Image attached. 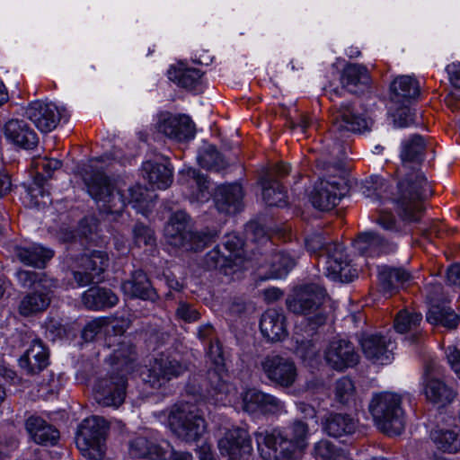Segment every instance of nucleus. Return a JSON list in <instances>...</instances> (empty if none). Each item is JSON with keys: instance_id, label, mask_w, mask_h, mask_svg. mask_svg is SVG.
<instances>
[{"instance_id": "1", "label": "nucleus", "mask_w": 460, "mask_h": 460, "mask_svg": "<svg viewBox=\"0 0 460 460\" xmlns=\"http://www.w3.org/2000/svg\"><path fill=\"white\" fill-rule=\"evenodd\" d=\"M425 141L422 137L415 135L405 140L402 146V164L397 168L401 177L398 183V198L396 202L403 219H414L420 208V200L431 195V188L417 165L423 160Z\"/></svg>"}, {"instance_id": "2", "label": "nucleus", "mask_w": 460, "mask_h": 460, "mask_svg": "<svg viewBox=\"0 0 460 460\" xmlns=\"http://www.w3.org/2000/svg\"><path fill=\"white\" fill-rule=\"evenodd\" d=\"M80 175L89 195L98 204L102 203V210L107 214L119 215L127 203L136 207L152 199L149 191L138 184L129 187L127 193L116 191L111 178L91 164L84 165Z\"/></svg>"}, {"instance_id": "3", "label": "nucleus", "mask_w": 460, "mask_h": 460, "mask_svg": "<svg viewBox=\"0 0 460 460\" xmlns=\"http://www.w3.org/2000/svg\"><path fill=\"white\" fill-rule=\"evenodd\" d=\"M15 275L22 288L32 289L21 300L19 313L23 316H30L47 310L51 303L57 280L41 271L19 270Z\"/></svg>"}, {"instance_id": "4", "label": "nucleus", "mask_w": 460, "mask_h": 460, "mask_svg": "<svg viewBox=\"0 0 460 460\" xmlns=\"http://www.w3.org/2000/svg\"><path fill=\"white\" fill-rule=\"evenodd\" d=\"M217 236V231L193 232L190 218L183 210L173 213L164 226L166 242L184 251L199 252Z\"/></svg>"}, {"instance_id": "5", "label": "nucleus", "mask_w": 460, "mask_h": 460, "mask_svg": "<svg viewBox=\"0 0 460 460\" xmlns=\"http://www.w3.org/2000/svg\"><path fill=\"white\" fill-rule=\"evenodd\" d=\"M401 404V396L394 393H381L373 397L369 411L382 432L389 436L400 435L402 432L405 417Z\"/></svg>"}, {"instance_id": "6", "label": "nucleus", "mask_w": 460, "mask_h": 460, "mask_svg": "<svg viewBox=\"0 0 460 460\" xmlns=\"http://www.w3.org/2000/svg\"><path fill=\"white\" fill-rule=\"evenodd\" d=\"M171 431L186 443L197 442L206 430V421L198 408L190 403L175 404L169 415Z\"/></svg>"}, {"instance_id": "7", "label": "nucleus", "mask_w": 460, "mask_h": 460, "mask_svg": "<svg viewBox=\"0 0 460 460\" xmlns=\"http://www.w3.org/2000/svg\"><path fill=\"white\" fill-rule=\"evenodd\" d=\"M108 430L109 424L103 418L91 416L84 419L75 433V444L82 455L89 460H102Z\"/></svg>"}, {"instance_id": "8", "label": "nucleus", "mask_w": 460, "mask_h": 460, "mask_svg": "<svg viewBox=\"0 0 460 460\" xmlns=\"http://www.w3.org/2000/svg\"><path fill=\"white\" fill-rule=\"evenodd\" d=\"M390 89L392 102L402 106L394 115L395 123L399 127H407L414 121L413 115L407 105L420 96V83L412 76L401 75L393 81Z\"/></svg>"}, {"instance_id": "9", "label": "nucleus", "mask_w": 460, "mask_h": 460, "mask_svg": "<svg viewBox=\"0 0 460 460\" xmlns=\"http://www.w3.org/2000/svg\"><path fill=\"white\" fill-rule=\"evenodd\" d=\"M208 355L213 365L207 372L208 391L216 397L217 401H223L224 397L230 392L231 385L227 382L228 376L226 368L225 358L222 345L218 341L210 342Z\"/></svg>"}, {"instance_id": "10", "label": "nucleus", "mask_w": 460, "mask_h": 460, "mask_svg": "<svg viewBox=\"0 0 460 460\" xmlns=\"http://www.w3.org/2000/svg\"><path fill=\"white\" fill-rule=\"evenodd\" d=\"M328 299L324 288L317 283H307L295 287L289 300V311L308 314L316 312Z\"/></svg>"}, {"instance_id": "11", "label": "nucleus", "mask_w": 460, "mask_h": 460, "mask_svg": "<svg viewBox=\"0 0 460 460\" xmlns=\"http://www.w3.org/2000/svg\"><path fill=\"white\" fill-rule=\"evenodd\" d=\"M320 260L324 263L327 277L333 280L349 282L357 277V270L352 269L344 248L337 243H330L324 253H320Z\"/></svg>"}, {"instance_id": "12", "label": "nucleus", "mask_w": 460, "mask_h": 460, "mask_svg": "<svg viewBox=\"0 0 460 460\" xmlns=\"http://www.w3.org/2000/svg\"><path fill=\"white\" fill-rule=\"evenodd\" d=\"M287 168L284 163H280L264 172L260 178L262 187V197L269 206L285 208L288 205L285 190V180Z\"/></svg>"}, {"instance_id": "13", "label": "nucleus", "mask_w": 460, "mask_h": 460, "mask_svg": "<svg viewBox=\"0 0 460 460\" xmlns=\"http://www.w3.org/2000/svg\"><path fill=\"white\" fill-rule=\"evenodd\" d=\"M126 387L127 378L124 374L101 378L95 385V400L100 405L118 408L125 400Z\"/></svg>"}, {"instance_id": "14", "label": "nucleus", "mask_w": 460, "mask_h": 460, "mask_svg": "<svg viewBox=\"0 0 460 460\" xmlns=\"http://www.w3.org/2000/svg\"><path fill=\"white\" fill-rule=\"evenodd\" d=\"M344 190L342 179H321L314 183L309 199L316 209L329 211L338 205L344 195Z\"/></svg>"}, {"instance_id": "15", "label": "nucleus", "mask_w": 460, "mask_h": 460, "mask_svg": "<svg viewBox=\"0 0 460 460\" xmlns=\"http://www.w3.org/2000/svg\"><path fill=\"white\" fill-rule=\"evenodd\" d=\"M187 371V367L175 358L166 356L155 358L145 381L152 388L160 389L172 379L177 378Z\"/></svg>"}, {"instance_id": "16", "label": "nucleus", "mask_w": 460, "mask_h": 460, "mask_svg": "<svg viewBox=\"0 0 460 460\" xmlns=\"http://www.w3.org/2000/svg\"><path fill=\"white\" fill-rule=\"evenodd\" d=\"M218 448L229 460L247 459L252 452V440L247 430L240 428L226 432L224 438L218 441Z\"/></svg>"}, {"instance_id": "17", "label": "nucleus", "mask_w": 460, "mask_h": 460, "mask_svg": "<svg viewBox=\"0 0 460 460\" xmlns=\"http://www.w3.org/2000/svg\"><path fill=\"white\" fill-rule=\"evenodd\" d=\"M441 375V367L435 360H429L426 364L424 372L425 395L433 402H450L455 394L450 387L439 379Z\"/></svg>"}, {"instance_id": "18", "label": "nucleus", "mask_w": 460, "mask_h": 460, "mask_svg": "<svg viewBox=\"0 0 460 460\" xmlns=\"http://www.w3.org/2000/svg\"><path fill=\"white\" fill-rule=\"evenodd\" d=\"M26 117L41 132H50L60 121V113L56 105L43 101L31 102L25 111Z\"/></svg>"}, {"instance_id": "19", "label": "nucleus", "mask_w": 460, "mask_h": 460, "mask_svg": "<svg viewBox=\"0 0 460 460\" xmlns=\"http://www.w3.org/2000/svg\"><path fill=\"white\" fill-rule=\"evenodd\" d=\"M325 359L332 368L342 371L356 366L359 361V356L350 341L338 340L332 341L328 346Z\"/></svg>"}, {"instance_id": "20", "label": "nucleus", "mask_w": 460, "mask_h": 460, "mask_svg": "<svg viewBox=\"0 0 460 460\" xmlns=\"http://www.w3.org/2000/svg\"><path fill=\"white\" fill-rule=\"evenodd\" d=\"M361 349L365 357L373 363L385 365L393 358L391 341L379 333H365L359 339Z\"/></svg>"}, {"instance_id": "21", "label": "nucleus", "mask_w": 460, "mask_h": 460, "mask_svg": "<svg viewBox=\"0 0 460 460\" xmlns=\"http://www.w3.org/2000/svg\"><path fill=\"white\" fill-rule=\"evenodd\" d=\"M256 442L263 458L267 460H288V440L280 430L256 432Z\"/></svg>"}, {"instance_id": "22", "label": "nucleus", "mask_w": 460, "mask_h": 460, "mask_svg": "<svg viewBox=\"0 0 460 460\" xmlns=\"http://www.w3.org/2000/svg\"><path fill=\"white\" fill-rule=\"evenodd\" d=\"M158 132L177 141H185L194 137L195 126L189 116L168 115L161 119L157 124Z\"/></svg>"}, {"instance_id": "23", "label": "nucleus", "mask_w": 460, "mask_h": 460, "mask_svg": "<svg viewBox=\"0 0 460 460\" xmlns=\"http://www.w3.org/2000/svg\"><path fill=\"white\" fill-rule=\"evenodd\" d=\"M243 198V189L237 183L220 185L214 194L216 208L219 212L227 215H234L241 210Z\"/></svg>"}, {"instance_id": "24", "label": "nucleus", "mask_w": 460, "mask_h": 460, "mask_svg": "<svg viewBox=\"0 0 460 460\" xmlns=\"http://www.w3.org/2000/svg\"><path fill=\"white\" fill-rule=\"evenodd\" d=\"M4 134L7 140L24 149H33L39 143L37 133L22 119L8 120Z\"/></svg>"}, {"instance_id": "25", "label": "nucleus", "mask_w": 460, "mask_h": 460, "mask_svg": "<svg viewBox=\"0 0 460 460\" xmlns=\"http://www.w3.org/2000/svg\"><path fill=\"white\" fill-rule=\"evenodd\" d=\"M24 426L29 438L36 444L54 446L59 439V431L40 416H30Z\"/></svg>"}, {"instance_id": "26", "label": "nucleus", "mask_w": 460, "mask_h": 460, "mask_svg": "<svg viewBox=\"0 0 460 460\" xmlns=\"http://www.w3.org/2000/svg\"><path fill=\"white\" fill-rule=\"evenodd\" d=\"M49 350L42 341L33 340L30 348L20 358L19 365L27 375H37L49 366Z\"/></svg>"}, {"instance_id": "27", "label": "nucleus", "mask_w": 460, "mask_h": 460, "mask_svg": "<svg viewBox=\"0 0 460 460\" xmlns=\"http://www.w3.org/2000/svg\"><path fill=\"white\" fill-rule=\"evenodd\" d=\"M123 292L130 296L155 302L159 296L146 274L142 270H137L132 272L129 279L121 284Z\"/></svg>"}, {"instance_id": "28", "label": "nucleus", "mask_w": 460, "mask_h": 460, "mask_svg": "<svg viewBox=\"0 0 460 460\" xmlns=\"http://www.w3.org/2000/svg\"><path fill=\"white\" fill-rule=\"evenodd\" d=\"M367 128V119L355 112L349 103L341 105L332 126V131L341 135L344 132H361Z\"/></svg>"}, {"instance_id": "29", "label": "nucleus", "mask_w": 460, "mask_h": 460, "mask_svg": "<svg viewBox=\"0 0 460 460\" xmlns=\"http://www.w3.org/2000/svg\"><path fill=\"white\" fill-rule=\"evenodd\" d=\"M429 291V296L431 301V306L427 313V321L431 324L441 325L448 329L456 328L458 324L459 318L452 308L446 305H438L437 301V293L440 289L439 285H434Z\"/></svg>"}, {"instance_id": "30", "label": "nucleus", "mask_w": 460, "mask_h": 460, "mask_svg": "<svg viewBox=\"0 0 460 460\" xmlns=\"http://www.w3.org/2000/svg\"><path fill=\"white\" fill-rule=\"evenodd\" d=\"M260 329L268 341H282L286 337V316L275 309L267 310L261 317Z\"/></svg>"}, {"instance_id": "31", "label": "nucleus", "mask_w": 460, "mask_h": 460, "mask_svg": "<svg viewBox=\"0 0 460 460\" xmlns=\"http://www.w3.org/2000/svg\"><path fill=\"white\" fill-rule=\"evenodd\" d=\"M411 279V274L403 269H392L383 266L378 271L379 288L386 296H391L397 292Z\"/></svg>"}, {"instance_id": "32", "label": "nucleus", "mask_w": 460, "mask_h": 460, "mask_svg": "<svg viewBox=\"0 0 460 460\" xmlns=\"http://www.w3.org/2000/svg\"><path fill=\"white\" fill-rule=\"evenodd\" d=\"M118 296L110 288L95 286L88 288L82 295L83 305L90 310H103L115 306Z\"/></svg>"}, {"instance_id": "33", "label": "nucleus", "mask_w": 460, "mask_h": 460, "mask_svg": "<svg viewBox=\"0 0 460 460\" xmlns=\"http://www.w3.org/2000/svg\"><path fill=\"white\" fill-rule=\"evenodd\" d=\"M129 453L135 458L164 460L165 444L155 443L145 437H137L129 442Z\"/></svg>"}, {"instance_id": "34", "label": "nucleus", "mask_w": 460, "mask_h": 460, "mask_svg": "<svg viewBox=\"0 0 460 460\" xmlns=\"http://www.w3.org/2000/svg\"><path fill=\"white\" fill-rule=\"evenodd\" d=\"M341 82L349 92L356 93L368 85L370 75L365 66L349 64L342 71Z\"/></svg>"}, {"instance_id": "35", "label": "nucleus", "mask_w": 460, "mask_h": 460, "mask_svg": "<svg viewBox=\"0 0 460 460\" xmlns=\"http://www.w3.org/2000/svg\"><path fill=\"white\" fill-rule=\"evenodd\" d=\"M243 410L249 413L258 411L261 412H272L279 405V400L256 389L245 392L243 398Z\"/></svg>"}, {"instance_id": "36", "label": "nucleus", "mask_w": 460, "mask_h": 460, "mask_svg": "<svg viewBox=\"0 0 460 460\" xmlns=\"http://www.w3.org/2000/svg\"><path fill=\"white\" fill-rule=\"evenodd\" d=\"M397 198H398V193L394 197V202L396 205L397 213H398L399 217H401V220L402 223L397 222L394 216L391 212H389L385 209H380L378 211V217L376 219V222L378 226H380L384 230L388 231L392 234L406 233L407 232L406 225L418 221L420 217L421 209H422L421 202L423 199H420V208L418 209V211H416V213H414L415 214L414 216L416 218L403 219L400 214L399 206L396 202Z\"/></svg>"}, {"instance_id": "37", "label": "nucleus", "mask_w": 460, "mask_h": 460, "mask_svg": "<svg viewBox=\"0 0 460 460\" xmlns=\"http://www.w3.org/2000/svg\"><path fill=\"white\" fill-rule=\"evenodd\" d=\"M422 321V315L409 309L400 310L394 320V328L398 333H411V341L418 340L420 332L418 331Z\"/></svg>"}, {"instance_id": "38", "label": "nucleus", "mask_w": 460, "mask_h": 460, "mask_svg": "<svg viewBox=\"0 0 460 460\" xmlns=\"http://www.w3.org/2000/svg\"><path fill=\"white\" fill-rule=\"evenodd\" d=\"M142 169L148 182L157 189H166L172 182V171L166 164L146 161Z\"/></svg>"}, {"instance_id": "39", "label": "nucleus", "mask_w": 460, "mask_h": 460, "mask_svg": "<svg viewBox=\"0 0 460 460\" xmlns=\"http://www.w3.org/2000/svg\"><path fill=\"white\" fill-rule=\"evenodd\" d=\"M14 254L26 265L43 268L46 262L53 257L54 253L49 249L40 245H32L29 247L16 246Z\"/></svg>"}, {"instance_id": "40", "label": "nucleus", "mask_w": 460, "mask_h": 460, "mask_svg": "<svg viewBox=\"0 0 460 460\" xmlns=\"http://www.w3.org/2000/svg\"><path fill=\"white\" fill-rule=\"evenodd\" d=\"M267 376L276 384L288 386V359L277 355H268L261 363Z\"/></svg>"}, {"instance_id": "41", "label": "nucleus", "mask_w": 460, "mask_h": 460, "mask_svg": "<svg viewBox=\"0 0 460 460\" xmlns=\"http://www.w3.org/2000/svg\"><path fill=\"white\" fill-rule=\"evenodd\" d=\"M136 359V352L133 345L128 341H121L109 357L110 364L117 370L118 374L128 373L131 364Z\"/></svg>"}, {"instance_id": "42", "label": "nucleus", "mask_w": 460, "mask_h": 460, "mask_svg": "<svg viewBox=\"0 0 460 460\" xmlns=\"http://www.w3.org/2000/svg\"><path fill=\"white\" fill-rule=\"evenodd\" d=\"M201 76L200 70L185 67L182 63L173 66L168 70V78L188 90L195 89L200 84Z\"/></svg>"}, {"instance_id": "43", "label": "nucleus", "mask_w": 460, "mask_h": 460, "mask_svg": "<svg viewBox=\"0 0 460 460\" xmlns=\"http://www.w3.org/2000/svg\"><path fill=\"white\" fill-rule=\"evenodd\" d=\"M47 182L46 178L34 176L31 182L23 184L31 207L40 208L51 203L50 193L46 189Z\"/></svg>"}, {"instance_id": "44", "label": "nucleus", "mask_w": 460, "mask_h": 460, "mask_svg": "<svg viewBox=\"0 0 460 460\" xmlns=\"http://www.w3.org/2000/svg\"><path fill=\"white\" fill-rule=\"evenodd\" d=\"M355 248L361 253L376 256L387 251V243L374 232H366L358 235L354 242Z\"/></svg>"}, {"instance_id": "45", "label": "nucleus", "mask_w": 460, "mask_h": 460, "mask_svg": "<svg viewBox=\"0 0 460 460\" xmlns=\"http://www.w3.org/2000/svg\"><path fill=\"white\" fill-rule=\"evenodd\" d=\"M308 428L302 421H296L289 431V460H299L308 442Z\"/></svg>"}, {"instance_id": "46", "label": "nucleus", "mask_w": 460, "mask_h": 460, "mask_svg": "<svg viewBox=\"0 0 460 460\" xmlns=\"http://www.w3.org/2000/svg\"><path fill=\"white\" fill-rule=\"evenodd\" d=\"M345 146L341 142L331 143L326 140V143L323 146V154L319 159V163L323 164V166L326 169L330 167L341 168L342 161L345 157Z\"/></svg>"}, {"instance_id": "47", "label": "nucleus", "mask_w": 460, "mask_h": 460, "mask_svg": "<svg viewBox=\"0 0 460 460\" xmlns=\"http://www.w3.org/2000/svg\"><path fill=\"white\" fill-rule=\"evenodd\" d=\"M356 429L355 420L348 415L333 414L327 418L324 430L332 437L351 434Z\"/></svg>"}, {"instance_id": "48", "label": "nucleus", "mask_w": 460, "mask_h": 460, "mask_svg": "<svg viewBox=\"0 0 460 460\" xmlns=\"http://www.w3.org/2000/svg\"><path fill=\"white\" fill-rule=\"evenodd\" d=\"M431 438L444 452L455 453L460 449V434L455 429H436L431 432Z\"/></svg>"}, {"instance_id": "49", "label": "nucleus", "mask_w": 460, "mask_h": 460, "mask_svg": "<svg viewBox=\"0 0 460 460\" xmlns=\"http://www.w3.org/2000/svg\"><path fill=\"white\" fill-rule=\"evenodd\" d=\"M108 255L103 251H91L89 253H84L81 257L80 266L85 270L94 273V276L101 278L109 265Z\"/></svg>"}, {"instance_id": "50", "label": "nucleus", "mask_w": 460, "mask_h": 460, "mask_svg": "<svg viewBox=\"0 0 460 460\" xmlns=\"http://www.w3.org/2000/svg\"><path fill=\"white\" fill-rule=\"evenodd\" d=\"M198 161L200 166L208 170H215L217 172L225 169L227 163L225 161L221 154L217 150L214 146H205L198 156Z\"/></svg>"}, {"instance_id": "51", "label": "nucleus", "mask_w": 460, "mask_h": 460, "mask_svg": "<svg viewBox=\"0 0 460 460\" xmlns=\"http://www.w3.org/2000/svg\"><path fill=\"white\" fill-rule=\"evenodd\" d=\"M222 252L220 245H217L213 250L208 252L204 258V265L208 270H221L227 274L226 270L232 269L234 259Z\"/></svg>"}, {"instance_id": "52", "label": "nucleus", "mask_w": 460, "mask_h": 460, "mask_svg": "<svg viewBox=\"0 0 460 460\" xmlns=\"http://www.w3.org/2000/svg\"><path fill=\"white\" fill-rule=\"evenodd\" d=\"M99 221L93 216L82 218L77 226L79 243L84 246L85 243H95L98 239Z\"/></svg>"}, {"instance_id": "53", "label": "nucleus", "mask_w": 460, "mask_h": 460, "mask_svg": "<svg viewBox=\"0 0 460 460\" xmlns=\"http://www.w3.org/2000/svg\"><path fill=\"white\" fill-rule=\"evenodd\" d=\"M335 399L342 403L349 404L355 400L356 388L352 380L343 376L335 382L334 385Z\"/></svg>"}, {"instance_id": "54", "label": "nucleus", "mask_w": 460, "mask_h": 460, "mask_svg": "<svg viewBox=\"0 0 460 460\" xmlns=\"http://www.w3.org/2000/svg\"><path fill=\"white\" fill-rule=\"evenodd\" d=\"M317 456L323 460H348V455L344 450L336 447L328 440H321L314 446Z\"/></svg>"}, {"instance_id": "55", "label": "nucleus", "mask_w": 460, "mask_h": 460, "mask_svg": "<svg viewBox=\"0 0 460 460\" xmlns=\"http://www.w3.org/2000/svg\"><path fill=\"white\" fill-rule=\"evenodd\" d=\"M133 240L137 246H155L156 238L155 231L148 226L137 222L134 225L132 229Z\"/></svg>"}, {"instance_id": "56", "label": "nucleus", "mask_w": 460, "mask_h": 460, "mask_svg": "<svg viewBox=\"0 0 460 460\" xmlns=\"http://www.w3.org/2000/svg\"><path fill=\"white\" fill-rule=\"evenodd\" d=\"M35 169V176H41L46 178L48 181L54 171L61 167V162L58 159H50L48 157L38 158L32 162Z\"/></svg>"}, {"instance_id": "57", "label": "nucleus", "mask_w": 460, "mask_h": 460, "mask_svg": "<svg viewBox=\"0 0 460 460\" xmlns=\"http://www.w3.org/2000/svg\"><path fill=\"white\" fill-rule=\"evenodd\" d=\"M109 324L110 320L107 317L94 318L84 325L81 332V337L85 342L93 341Z\"/></svg>"}, {"instance_id": "58", "label": "nucleus", "mask_w": 460, "mask_h": 460, "mask_svg": "<svg viewBox=\"0 0 460 460\" xmlns=\"http://www.w3.org/2000/svg\"><path fill=\"white\" fill-rule=\"evenodd\" d=\"M243 242L235 234H227L223 243V248L226 252V255L234 259V264L236 265V261L241 257Z\"/></svg>"}, {"instance_id": "59", "label": "nucleus", "mask_w": 460, "mask_h": 460, "mask_svg": "<svg viewBox=\"0 0 460 460\" xmlns=\"http://www.w3.org/2000/svg\"><path fill=\"white\" fill-rule=\"evenodd\" d=\"M175 314L179 319L186 323L196 322L200 318L199 311L190 304L184 301L179 302Z\"/></svg>"}, {"instance_id": "60", "label": "nucleus", "mask_w": 460, "mask_h": 460, "mask_svg": "<svg viewBox=\"0 0 460 460\" xmlns=\"http://www.w3.org/2000/svg\"><path fill=\"white\" fill-rule=\"evenodd\" d=\"M305 242L308 251L312 252H320L321 253H324L326 246L331 243L326 241L321 233L312 234L305 238Z\"/></svg>"}, {"instance_id": "61", "label": "nucleus", "mask_w": 460, "mask_h": 460, "mask_svg": "<svg viewBox=\"0 0 460 460\" xmlns=\"http://www.w3.org/2000/svg\"><path fill=\"white\" fill-rule=\"evenodd\" d=\"M74 280L79 287H85L93 283H99L102 281V278H97L94 273L85 270L82 268L81 270L73 271Z\"/></svg>"}, {"instance_id": "62", "label": "nucleus", "mask_w": 460, "mask_h": 460, "mask_svg": "<svg viewBox=\"0 0 460 460\" xmlns=\"http://www.w3.org/2000/svg\"><path fill=\"white\" fill-rule=\"evenodd\" d=\"M385 182L384 179L378 176H373L370 178L369 181H367L366 188L367 191H373V193H368L367 196L373 199L374 201H377L381 199V191L383 187H385Z\"/></svg>"}, {"instance_id": "63", "label": "nucleus", "mask_w": 460, "mask_h": 460, "mask_svg": "<svg viewBox=\"0 0 460 460\" xmlns=\"http://www.w3.org/2000/svg\"><path fill=\"white\" fill-rule=\"evenodd\" d=\"M170 338V334L161 329H152L148 332L147 341L150 346H153V349L159 348L165 344Z\"/></svg>"}, {"instance_id": "64", "label": "nucleus", "mask_w": 460, "mask_h": 460, "mask_svg": "<svg viewBox=\"0 0 460 460\" xmlns=\"http://www.w3.org/2000/svg\"><path fill=\"white\" fill-rule=\"evenodd\" d=\"M247 238L252 242L266 240L264 228L257 222H250L245 227Z\"/></svg>"}]
</instances>
